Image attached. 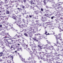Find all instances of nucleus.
Listing matches in <instances>:
<instances>
[{"mask_svg":"<svg viewBox=\"0 0 63 63\" xmlns=\"http://www.w3.org/2000/svg\"><path fill=\"white\" fill-rule=\"evenodd\" d=\"M30 41H31L32 40L31 38H30Z\"/></svg>","mask_w":63,"mask_h":63,"instance_id":"4d7b16f0","label":"nucleus"},{"mask_svg":"<svg viewBox=\"0 0 63 63\" xmlns=\"http://www.w3.org/2000/svg\"><path fill=\"white\" fill-rule=\"evenodd\" d=\"M7 43H8V44H10V45H11L12 44V43H11V42H7Z\"/></svg>","mask_w":63,"mask_h":63,"instance_id":"c85d7f7f","label":"nucleus"},{"mask_svg":"<svg viewBox=\"0 0 63 63\" xmlns=\"http://www.w3.org/2000/svg\"><path fill=\"white\" fill-rule=\"evenodd\" d=\"M59 59H60L59 58V57H57L56 58V60H59Z\"/></svg>","mask_w":63,"mask_h":63,"instance_id":"5701e85b","label":"nucleus"},{"mask_svg":"<svg viewBox=\"0 0 63 63\" xmlns=\"http://www.w3.org/2000/svg\"><path fill=\"white\" fill-rule=\"evenodd\" d=\"M37 3H39V0H38V1H37Z\"/></svg>","mask_w":63,"mask_h":63,"instance_id":"864d4df0","label":"nucleus"},{"mask_svg":"<svg viewBox=\"0 0 63 63\" xmlns=\"http://www.w3.org/2000/svg\"><path fill=\"white\" fill-rule=\"evenodd\" d=\"M17 52V51L16 50L15 51V52Z\"/></svg>","mask_w":63,"mask_h":63,"instance_id":"680f3d73","label":"nucleus"},{"mask_svg":"<svg viewBox=\"0 0 63 63\" xmlns=\"http://www.w3.org/2000/svg\"><path fill=\"white\" fill-rule=\"evenodd\" d=\"M20 37V35H18L17 36V38H19H19H19V37Z\"/></svg>","mask_w":63,"mask_h":63,"instance_id":"7c9ffc66","label":"nucleus"},{"mask_svg":"<svg viewBox=\"0 0 63 63\" xmlns=\"http://www.w3.org/2000/svg\"><path fill=\"white\" fill-rule=\"evenodd\" d=\"M0 19H1V20H2L3 18H2L1 17H0Z\"/></svg>","mask_w":63,"mask_h":63,"instance_id":"79ce46f5","label":"nucleus"},{"mask_svg":"<svg viewBox=\"0 0 63 63\" xmlns=\"http://www.w3.org/2000/svg\"><path fill=\"white\" fill-rule=\"evenodd\" d=\"M45 34H47V32L46 31H45Z\"/></svg>","mask_w":63,"mask_h":63,"instance_id":"c9c22d12","label":"nucleus"},{"mask_svg":"<svg viewBox=\"0 0 63 63\" xmlns=\"http://www.w3.org/2000/svg\"><path fill=\"white\" fill-rule=\"evenodd\" d=\"M32 40H34V41H36V42H38L39 41V39H37V37H35L34 38L32 39Z\"/></svg>","mask_w":63,"mask_h":63,"instance_id":"0eeeda50","label":"nucleus"},{"mask_svg":"<svg viewBox=\"0 0 63 63\" xmlns=\"http://www.w3.org/2000/svg\"><path fill=\"white\" fill-rule=\"evenodd\" d=\"M11 41H12V42H13V41H14V40H11Z\"/></svg>","mask_w":63,"mask_h":63,"instance_id":"69168bd1","label":"nucleus"},{"mask_svg":"<svg viewBox=\"0 0 63 63\" xmlns=\"http://www.w3.org/2000/svg\"><path fill=\"white\" fill-rule=\"evenodd\" d=\"M8 40H12V39L11 38H10L8 39H4V41L5 42V43H6V42H7V43L8 42Z\"/></svg>","mask_w":63,"mask_h":63,"instance_id":"1a4fd4ad","label":"nucleus"},{"mask_svg":"<svg viewBox=\"0 0 63 63\" xmlns=\"http://www.w3.org/2000/svg\"><path fill=\"white\" fill-rule=\"evenodd\" d=\"M56 43L57 44H59V39H57L56 40Z\"/></svg>","mask_w":63,"mask_h":63,"instance_id":"f3484780","label":"nucleus"},{"mask_svg":"<svg viewBox=\"0 0 63 63\" xmlns=\"http://www.w3.org/2000/svg\"><path fill=\"white\" fill-rule=\"evenodd\" d=\"M19 55V56H20V58H21H21H23L21 55L20 56V55Z\"/></svg>","mask_w":63,"mask_h":63,"instance_id":"72a5a7b5","label":"nucleus"},{"mask_svg":"<svg viewBox=\"0 0 63 63\" xmlns=\"http://www.w3.org/2000/svg\"><path fill=\"white\" fill-rule=\"evenodd\" d=\"M12 17L13 19L15 20L16 22L15 23H17V22H20L21 21V19L20 18H16V16H13Z\"/></svg>","mask_w":63,"mask_h":63,"instance_id":"f03ea898","label":"nucleus"},{"mask_svg":"<svg viewBox=\"0 0 63 63\" xmlns=\"http://www.w3.org/2000/svg\"><path fill=\"white\" fill-rule=\"evenodd\" d=\"M47 27H45V29H46V28Z\"/></svg>","mask_w":63,"mask_h":63,"instance_id":"bf43d9fd","label":"nucleus"},{"mask_svg":"<svg viewBox=\"0 0 63 63\" xmlns=\"http://www.w3.org/2000/svg\"><path fill=\"white\" fill-rule=\"evenodd\" d=\"M31 48L33 51V53L35 55H36L38 53V52H37L36 50V49H35V48L36 47L35 46H33V45H31Z\"/></svg>","mask_w":63,"mask_h":63,"instance_id":"f257e3e1","label":"nucleus"},{"mask_svg":"<svg viewBox=\"0 0 63 63\" xmlns=\"http://www.w3.org/2000/svg\"><path fill=\"white\" fill-rule=\"evenodd\" d=\"M60 19H63V18H61V17H60Z\"/></svg>","mask_w":63,"mask_h":63,"instance_id":"6e6d98bb","label":"nucleus"},{"mask_svg":"<svg viewBox=\"0 0 63 63\" xmlns=\"http://www.w3.org/2000/svg\"><path fill=\"white\" fill-rule=\"evenodd\" d=\"M25 63H29V62H28L26 61L25 62Z\"/></svg>","mask_w":63,"mask_h":63,"instance_id":"37998d69","label":"nucleus"},{"mask_svg":"<svg viewBox=\"0 0 63 63\" xmlns=\"http://www.w3.org/2000/svg\"><path fill=\"white\" fill-rule=\"evenodd\" d=\"M29 16L30 17V18H31V17H32V16H31V15H29Z\"/></svg>","mask_w":63,"mask_h":63,"instance_id":"49530a36","label":"nucleus"},{"mask_svg":"<svg viewBox=\"0 0 63 63\" xmlns=\"http://www.w3.org/2000/svg\"><path fill=\"white\" fill-rule=\"evenodd\" d=\"M38 35H41V34L40 33H38Z\"/></svg>","mask_w":63,"mask_h":63,"instance_id":"603ef678","label":"nucleus"},{"mask_svg":"<svg viewBox=\"0 0 63 63\" xmlns=\"http://www.w3.org/2000/svg\"><path fill=\"white\" fill-rule=\"evenodd\" d=\"M11 57L12 58V59H13L14 58V57L13 56H11Z\"/></svg>","mask_w":63,"mask_h":63,"instance_id":"c03bdc74","label":"nucleus"},{"mask_svg":"<svg viewBox=\"0 0 63 63\" xmlns=\"http://www.w3.org/2000/svg\"><path fill=\"white\" fill-rule=\"evenodd\" d=\"M63 31V30H60V32H61V31Z\"/></svg>","mask_w":63,"mask_h":63,"instance_id":"a18cd8bd","label":"nucleus"},{"mask_svg":"<svg viewBox=\"0 0 63 63\" xmlns=\"http://www.w3.org/2000/svg\"><path fill=\"white\" fill-rule=\"evenodd\" d=\"M6 7H8V5H6Z\"/></svg>","mask_w":63,"mask_h":63,"instance_id":"3c124183","label":"nucleus"},{"mask_svg":"<svg viewBox=\"0 0 63 63\" xmlns=\"http://www.w3.org/2000/svg\"><path fill=\"white\" fill-rule=\"evenodd\" d=\"M2 27V25H0V28H1Z\"/></svg>","mask_w":63,"mask_h":63,"instance_id":"ea45409f","label":"nucleus"},{"mask_svg":"<svg viewBox=\"0 0 63 63\" xmlns=\"http://www.w3.org/2000/svg\"><path fill=\"white\" fill-rule=\"evenodd\" d=\"M48 15V14L47 13L44 14V16H47Z\"/></svg>","mask_w":63,"mask_h":63,"instance_id":"bb28decb","label":"nucleus"},{"mask_svg":"<svg viewBox=\"0 0 63 63\" xmlns=\"http://www.w3.org/2000/svg\"><path fill=\"white\" fill-rule=\"evenodd\" d=\"M43 2H44V4H45V5L47 4V3H46V0H44L43 1Z\"/></svg>","mask_w":63,"mask_h":63,"instance_id":"a878e982","label":"nucleus"},{"mask_svg":"<svg viewBox=\"0 0 63 63\" xmlns=\"http://www.w3.org/2000/svg\"><path fill=\"white\" fill-rule=\"evenodd\" d=\"M24 35L25 36H27V34L26 33H25L24 34Z\"/></svg>","mask_w":63,"mask_h":63,"instance_id":"473e14b6","label":"nucleus"},{"mask_svg":"<svg viewBox=\"0 0 63 63\" xmlns=\"http://www.w3.org/2000/svg\"><path fill=\"white\" fill-rule=\"evenodd\" d=\"M10 47V49H12V48H13V46H11V47Z\"/></svg>","mask_w":63,"mask_h":63,"instance_id":"e433bc0d","label":"nucleus"},{"mask_svg":"<svg viewBox=\"0 0 63 63\" xmlns=\"http://www.w3.org/2000/svg\"><path fill=\"white\" fill-rule=\"evenodd\" d=\"M47 43L48 44H50V42L49 41H48V40H47Z\"/></svg>","mask_w":63,"mask_h":63,"instance_id":"cd10ccee","label":"nucleus"},{"mask_svg":"<svg viewBox=\"0 0 63 63\" xmlns=\"http://www.w3.org/2000/svg\"><path fill=\"white\" fill-rule=\"evenodd\" d=\"M41 59H42V60H45V58H43V57H42V56L41 55Z\"/></svg>","mask_w":63,"mask_h":63,"instance_id":"4be33fe9","label":"nucleus"},{"mask_svg":"<svg viewBox=\"0 0 63 63\" xmlns=\"http://www.w3.org/2000/svg\"><path fill=\"white\" fill-rule=\"evenodd\" d=\"M38 46L39 47V48H40V49H42V48L45 49L47 47H45V45H43L42 46H41L39 45H38Z\"/></svg>","mask_w":63,"mask_h":63,"instance_id":"39448f33","label":"nucleus"},{"mask_svg":"<svg viewBox=\"0 0 63 63\" xmlns=\"http://www.w3.org/2000/svg\"><path fill=\"white\" fill-rule=\"evenodd\" d=\"M46 25H47V26H48V25H51V24H50V22H46Z\"/></svg>","mask_w":63,"mask_h":63,"instance_id":"9d476101","label":"nucleus"},{"mask_svg":"<svg viewBox=\"0 0 63 63\" xmlns=\"http://www.w3.org/2000/svg\"><path fill=\"white\" fill-rule=\"evenodd\" d=\"M32 57H29V58H28V60H31V59H32Z\"/></svg>","mask_w":63,"mask_h":63,"instance_id":"393cba45","label":"nucleus"},{"mask_svg":"<svg viewBox=\"0 0 63 63\" xmlns=\"http://www.w3.org/2000/svg\"><path fill=\"white\" fill-rule=\"evenodd\" d=\"M14 2H15V1H11V0H10V1H9V3H14Z\"/></svg>","mask_w":63,"mask_h":63,"instance_id":"b1692460","label":"nucleus"},{"mask_svg":"<svg viewBox=\"0 0 63 63\" xmlns=\"http://www.w3.org/2000/svg\"><path fill=\"white\" fill-rule=\"evenodd\" d=\"M29 36L31 38L32 37V33L31 32H30L29 33Z\"/></svg>","mask_w":63,"mask_h":63,"instance_id":"4468645a","label":"nucleus"},{"mask_svg":"<svg viewBox=\"0 0 63 63\" xmlns=\"http://www.w3.org/2000/svg\"><path fill=\"white\" fill-rule=\"evenodd\" d=\"M7 62L8 63H10V62H11V61H10L9 60H8L7 61Z\"/></svg>","mask_w":63,"mask_h":63,"instance_id":"2f4dec72","label":"nucleus"},{"mask_svg":"<svg viewBox=\"0 0 63 63\" xmlns=\"http://www.w3.org/2000/svg\"><path fill=\"white\" fill-rule=\"evenodd\" d=\"M19 40H20V39H18L17 41H19Z\"/></svg>","mask_w":63,"mask_h":63,"instance_id":"338daca9","label":"nucleus"},{"mask_svg":"<svg viewBox=\"0 0 63 63\" xmlns=\"http://www.w3.org/2000/svg\"><path fill=\"white\" fill-rule=\"evenodd\" d=\"M59 3H61L62 4H60ZM63 3L62 2H59L58 3H57L56 4H53L52 5V6L54 8H56L57 7V6L59 7H61V5H62V4Z\"/></svg>","mask_w":63,"mask_h":63,"instance_id":"7ed1b4c3","label":"nucleus"},{"mask_svg":"<svg viewBox=\"0 0 63 63\" xmlns=\"http://www.w3.org/2000/svg\"><path fill=\"white\" fill-rule=\"evenodd\" d=\"M61 34L59 33L58 35H57L55 36L56 40H59L60 39V41H62V39H61Z\"/></svg>","mask_w":63,"mask_h":63,"instance_id":"20e7f679","label":"nucleus"},{"mask_svg":"<svg viewBox=\"0 0 63 63\" xmlns=\"http://www.w3.org/2000/svg\"><path fill=\"white\" fill-rule=\"evenodd\" d=\"M21 61H25V59L24 58H22L21 59Z\"/></svg>","mask_w":63,"mask_h":63,"instance_id":"6ab92c4d","label":"nucleus"},{"mask_svg":"<svg viewBox=\"0 0 63 63\" xmlns=\"http://www.w3.org/2000/svg\"><path fill=\"white\" fill-rule=\"evenodd\" d=\"M17 9L18 10H19V11H22V9H21V8H17Z\"/></svg>","mask_w":63,"mask_h":63,"instance_id":"412c9836","label":"nucleus"},{"mask_svg":"<svg viewBox=\"0 0 63 63\" xmlns=\"http://www.w3.org/2000/svg\"><path fill=\"white\" fill-rule=\"evenodd\" d=\"M53 17H51V19H53Z\"/></svg>","mask_w":63,"mask_h":63,"instance_id":"8fccbe9b","label":"nucleus"},{"mask_svg":"<svg viewBox=\"0 0 63 63\" xmlns=\"http://www.w3.org/2000/svg\"><path fill=\"white\" fill-rule=\"evenodd\" d=\"M24 2H26V0H24Z\"/></svg>","mask_w":63,"mask_h":63,"instance_id":"5fc2aeb1","label":"nucleus"},{"mask_svg":"<svg viewBox=\"0 0 63 63\" xmlns=\"http://www.w3.org/2000/svg\"><path fill=\"white\" fill-rule=\"evenodd\" d=\"M42 20L43 22H45V17H42Z\"/></svg>","mask_w":63,"mask_h":63,"instance_id":"ddd939ff","label":"nucleus"},{"mask_svg":"<svg viewBox=\"0 0 63 63\" xmlns=\"http://www.w3.org/2000/svg\"><path fill=\"white\" fill-rule=\"evenodd\" d=\"M57 63H60V62H57Z\"/></svg>","mask_w":63,"mask_h":63,"instance_id":"774afa93","label":"nucleus"},{"mask_svg":"<svg viewBox=\"0 0 63 63\" xmlns=\"http://www.w3.org/2000/svg\"><path fill=\"white\" fill-rule=\"evenodd\" d=\"M24 49H26L28 51H29V50H30V49L29 48H28L26 47H24Z\"/></svg>","mask_w":63,"mask_h":63,"instance_id":"f8f14e48","label":"nucleus"},{"mask_svg":"<svg viewBox=\"0 0 63 63\" xmlns=\"http://www.w3.org/2000/svg\"><path fill=\"white\" fill-rule=\"evenodd\" d=\"M30 3L31 5H33H33H34V4H35V3H34V2H33V0L31 1Z\"/></svg>","mask_w":63,"mask_h":63,"instance_id":"2eb2a0df","label":"nucleus"},{"mask_svg":"<svg viewBox=\"0 0 63 63\" xmlns=\"http://www.w3.org/2000/svg\"><path fill=\"white\" fill-rule=\"evenodd\" d=\"M40 39H43L44 38H45V35H43L42 36H41L39 37Z\"/></svg>","mask_w":63,"mask_h":63,"instance_id":"6e6552de","label":"nucleus"},{"mask_svg":"<svg viewBox=\"0 0 63 63\" xmlns=\"http://www.w3.org/2000/svg\"><path fill=\"white\" fill-rule=\"evenodd\" d=\"M26 47H28V45H26Z\"/></svg>","mask_w":63,"mask_h":63,"instance_id":"09e8293b","label":"nucleus"},{"mask_svg":"<svg viewBox=\"0 0 63 63\" xmlns=\"http://www.w3.org/2000/svg\"><path fill=\"white\" fill-rule=\"evenodd\" d=\"M41 11H42V12L43 11V8L41 9Z\"/></svg>","mask_w":63,"mask_h":63,"instance_id":"a19ab883","label":"nucleus"},{"mask_svg":"<svg viewBox=\"0 0 63 63\" xmlns=\"http://www.w3.org/2000/svg\"><path fill=\"white\" fill-rule=\"evenodd\" d=\"M59 47H60V46H58L57 47V51H59Z\"/></svg>","mask_w":63,"mask_h":63,"instance_id":"a211bd4d","label":"nucleus"},{"mask_svg":"<svg viewBox=\"0 0 63 63\" xmlns=\"http://www.w3.org/2000/svg\"><path fill=\"white\" fill-rule=\"evenodd\" d=\"M41 53H42L41 52H40L39 53V54H41Z\"/></svg>","mask_w":63,"mask_h":63,"instance_id":"e2e57ef3","label":"nucleus"},{"mask_svg":"<svg viewBox=\"0 0 63 63\" xmlns=\"http://www.w3.org/2000/svg\"><path fill=\"white\" fill-rule=\"evenodd\" d=\"M31 9H34V5L31 6Z\"/></svg>","mask_w":63,"mask_h":63,"instance_id":"aec40b11","label":"nucleus"},{"mask_svg":"<svg viewBox=\"0 0 63 63\" xmlns=\"http://www.w3.org/2000/svg\"><path fill=\"white\" fill-rule=\"evenodd\" d=\"M6 13H7L8 14H9V12L8 11H7L6 12Z\"/></svg>","mask_w":63,"mask_h":63,"instance_id":"f704fd0d","label":"nucleus"},{"mask_svg":"<svg viewBox=\"0 0 63 63\" xmlns=\"http://www.w3.org/2000/svg\"><path fill=\"white\" fill-rule=\"evenodd\" d=\"M21 7H22V8L23 9H24V8H25V6H23V5H22Z\"/></svg>","mask_w":63,"mask_h":63,"instance_id":"c756f323","label":"nucleus"},{"mask_svg":"<svg viewBox=\"0 0 63 63\" xmlns=\"http://www.w3.org/2000/svg\"><path fill=\"white\" fill-rule=\"evenodd\" d=\"M47 45H48L47 44L46 45H45V46H47Z\"/></svg>","mask_w":63,"mask_h":63,"instance_id":"0e129e2a","label":"nucleus"},{"mask_svg":"<svg viewBox=\"0 0 63 63\" xmlns=\"http://www.w3.org/2000/svg\"><path fill=\"white\" fill-rule=\"evenodd\" d=\"M37 11H36V14H38V13H37Z\"/></svg>","mask_w":63,"mask_h":63,"instance_id":"052dcab7","label":"nucleus"},{"mask_svg":"<svg viewBox=\"0 0 63 63\" xmlns=\"http://www.w3.org/2000/svg\"><path fill=\"white\" fill-rule=\"evenodd\" d=\"M60 8H61V7H58L57 8V9H59Z\"/></svg>","mask_w":63,"mask_h":63,"instance_id":"de8ad7c7","label":"nucleus"},{"mask_svg":"<svg viewBox=\"0 0 63 63\" xmlns=\"http://www.w3.org/2000/svg\"><path fill=\"white\" fill-rule=\"evenodd\" d=\"M50 34H49V33H48L47 34H46V35H50Z\"/></svg>","mask_w":63,"mask_h":63,"instance_id":"4c0bfd02","label":"nucleus"},{"mask_svg":"<svg viewBox=\"0 0 63 63\" xmlns=\"http://www.w3.org/2000/svg\"><path fill=\"white\" fill-rule=\"evenodd\" d=\"M4 50L2 51V52H0V57L2 56V54H4Z\"/></svg>","mask_w":63,"mask_h":63,"instance_id":"9b49d317","label":"nucleus"},{"mask_svg":"<svg viewBox=\"0 0 63 63\" xmlns=\"http://www.w3.org/2000/svg\"><path fill=\"white\" fill-rule=\"evenodd\" d=\"M8 36H9V37H7V36H5L4 37H3V39H6V38H9L10 37V35H9Z\"/></svg>","mask_w":63,"mask_h":63,"instance_id":"dca6fc26","label":"nucleus"},{"mask_svg":"<svg viewBox=\"0 0 63 63\" xmlns=\"http://www.w3.org/2000/svg\"><path fill=\"white\" fill-rule=\"evenodd\" d=\"M17 45H18V46H20V44H18Z\"/></svg>","mask_w":63,"mask_h":63,"instance_id":"13d9d810","label":"nucleus"},{"mask_svg":"<svg viewBox=\"0 0 63 63\" xmlns=\"http://www.w3.org/2000/svg\"><path fill=\"white\" fill-rule=\"evenodd\" d=\"M8 57L9 58H11V56H8Z\"/></svg>","mask_w":63,"mask_h":63,"instance_id":"58836bf2","label":"nucleus"},{"mask_svg":"<svg viewBox=\"0 0 63 63\" xmlns=\"http://www.w3.org/2000/svg\"><path fill=\"white\" fill-rule=\"evenodd\" d=\"M25 24H24L23 25L22 24L21 25H18V26L19 27H20V28L21 29H23V28L24 27H25L24 26V25H25Z\"/></svg>","mask_w":63,"mask_h":63,"instance_id":"423d86ee","label":"nucleus"}]
</instances>
